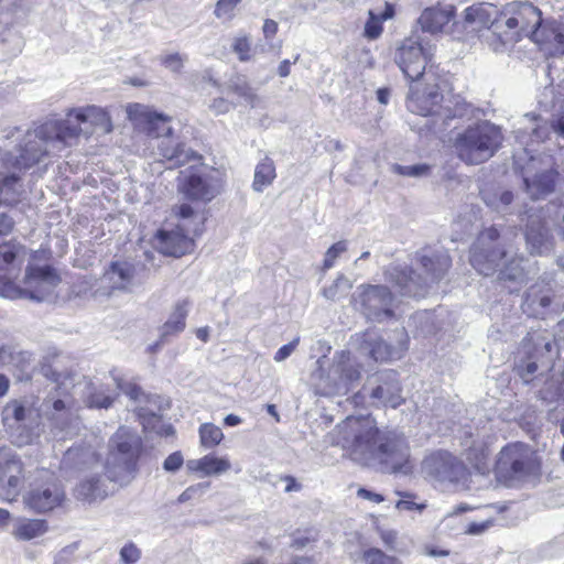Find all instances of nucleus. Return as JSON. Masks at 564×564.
<instances>
[{"label": "nucleus", "mask_w": 564, "mask_h": 564, "mask_svg": "<svg viewBox=\"0 0 564 564\" xmlns=\"http://www.w3.org/2000/svg\"><path fill=\"white\" fill-rule=\"evenodd\" d=\"M134 279V267L128 262H115L100 279L104 294H110L113 290H128Z\"/></svg>", "instance_id": "c756f323"}, {"label": "nucleus", "mask_w": 564, "mask_h": 564, "mask_svg": "<svg viewBox=\"0 0 564 564\" xmlns=\"http://www.w3.org/2000/svg\"><path fill=\"white\" fill-rule=\"evenodd\" d=\"M210 487V482H198L187 487L177 498L180 503L200 498Z\"/></svg>", "instance_id": "6e6d98bb"}, {"label": "nucleus", "mask_w": 564, "mask_h": 564, "mask_svg": "<svg viewBox=\"0 0 564 564\" xmlns=\"http://www.w3.org/2000/svg\"><path fill=\"white\" fill-rule=\"evenodd\" d=\"M352 303L372 322L381 323L394 316V296L386 285H359L352 294Z\"/></svg>", "instance_id": "6e6552de"}, {"label": "nucleus", "mask_w": 564, "mask_h": 564, "mask_svg": "<svg viewBox=\"0 0 564 564\" xmlns=\"http://www.w3.org/2000/svg\"><path fill=\"white\" fill-rule=\"evenodd\" d=\"M117 388L120 389L131 400L139 401L143 397V392L140 387L134 383L126 382L121 379H116Z\"/></svg>", "instance_id": "052dcab7"}, {"label": "nucleus", "mask_w": 564, "mask_h": 564, "mask_svg": "<svg viewBox=\"0 0 564 564\" xmlns=\"http://www.w3.org/2000/svg\"><path fill=\"white\" fill-rule=\"evenodd\" d=\"M83 132H89V130L82 129L80 122H76L74 116H69V110L64 120H48L37 127V135L44 139V143L54 153L75 144Z\"/></svg>", "instance_id": "ddd939ff"}, {"label": "nucleus", "mask_w": 564, "mask_h": 564, "mask_svg": "<svg viewBox=\"0 0 564 564\" xmlns=\"http://www.w3.org/2000/svg\"><path fill=\"white\" fill-rule=\"evenodd\" d=\"M354 343L360 357H366L375 361H387L401 357V352L406 349V340L400 343L398 347H392L384 343L375 330H367L356 334Z\"/></svg>", "instance_id": "a211bd4d"}, {"label": "nucleus", "mask_w": 564, "mask_h": 564, "mask_svg": "<svg viewBox=\"0 0 564 564\" xmlns=\"http://www.w3.org/2000/svg\"><path fill=\"white\" fill-rule=\"evenodd\" d=\"M533 40L545 54L564 55V23L546 20L532 32Z\"/></svg>", "instance_id": "4be33fe9"}, {"label": "nucleus", "mask_w": 564, "mask_h": 564, "mask_svg": "<svg viewBox=\"0 0 564 564\" xmlns=\"http://www.w3.org/2000/svg\"><path fill=\"white\" fill-rule=\"evenodd\" d=\"M330 438L360 464L379 465L382 471L403 475L414 468L406 440L395 433H381L369 416L347 417L336 425Z\"/></svg>", "instance_id": "f257e3e1"}, {"label": "nucleus", "mask_w": 564, "mask_h": 564, "mask_svg": "<svg viewBox=\"0 0 564 564\" xmlns=\"http://www.w3.org/2000/svg\"><path fill=\"white\" fill-rule=\"evenodd\" d=\"M430 165L427 164H415V165H400L392 164L391 171L398 175L408 177H423L430 174Z\"/></svg>", "instance_id": "09e8293b"}, {"label": "nucleus", "mask_w": 564, "mask_h": 564, "mask_svg": "<svg viewBox=\"0 0 564 564\" xmlns=\"http://www.w3.org/2000/svg\"><path fill=\"white\" fill-rule=\"evenodd\" d=\"M524 119L529 123L524 129L531 130L532 142L539 143L547 138L552 127H550L546 121H543L539 116L532 113L524 115Z\"/></svg>", "instance_id": "a18cd8bd"}, {"label": "nucleus", "mask_w": 564, "mask_h": 564, "mask_svg": "<svg viewBox=\"0 0 564 564\" xmlns=\"http://www.w3.org/2000/svg\"><path fill=\"white\" fill-rule=\"evenodd\" d=\"M200 445L206 449H212L219 445L224 440L221 429L213 423H204L198 430Z\"/></svg>", "instance_id": "79ce46f5"}, {"label": "nucleus", "mask_w": 564, "mask_h": 564, "mask_svg": "<svg viewBox=\"0 0 564 564\" xmlns=\"http://www.w3.org/2000/svg\"><path fill=\"white\" fill-rule=\"evenodd\" d=\"M401 497H403V499L399 500L395 505V508L399 509V510H406V511H412V510H417V511H423L425 508H426V505L425 503H416L412 500H410L409 498L412 497V495L410 494H402V492H398Z\"/></svg>", "instance_id": "e2e57ef3"}, {"label": "nucleus", "mask_w": 564, "mask_h": 564, "mask_svg": "<svg viewBox=\"0 0 564 564\" xmlns=\"http://www.w3.org/2000/svg\"><path fill=\"white\" fill-rule=\"evenodd\" d=\"M69 116H74L75 121L80 122L82 129L89 130V132H83L86 138L93 133L108 134L113 129L108 111L96 105L72 108Z\"/></svg>", "instance_id": "6ab92c4d"}, {"label": "nucleus", "mask_w": 564, "mask_h": 564, "mask_svg": "<svg viewBox=\"0 0 564 564\" xmlns=\"http://www.w3.org/2000/svg\"><path fill=\"white\" fill-rule=\"evenodd\" d=\"M141 416L143 417V426L145 430L153 431L156 434L163 436H170L174 434V429L171 424H165L161 421L158 415L151 412L149 417L142 412Z\"/></svg>", "instance_id": "de8ad7c7"}, {"label": "nucleus", "mask_w": 564, "mask_h": 564, "mask_svg": "<svg viewBox=\"0 0 564 564\" xmlns=\"http://www.w3.org/2000/svg\"><path fill=\"white\" fill-rule=\"evenodd\" d=\"M158 149L159 154L171 164V167L184 165L192 160L199 161V158L193 150L187 148L186 144L178 139L173 138L172 134L162 139Z\"/></svg>", "instance_id": "c85d7f7f"}, {"label": "nucleus", "mask_w": 564, "mask_h": 564, "mask_svg": "<svg viewBox=\"0 0 564 564\" xmlns=\"http://www.w3.org/2000/svg\"><path fill=\"white\" fill-rule=\"evenodd\" d=\"M368 21L365 24L364 35L368 40H376L378 39L382 31V21L373 11L369 10L368 12Z\"/></svg>", "instance_id": "5fc2aeb1"}, {"label": "nucleus", "mask_w": 564, "mask_h": 564, "mask_svg": "<svg viewBox=\"0 0 564 564\" xmlns=\"http://www.w3.org/2000/svg\"><path fill=\"white\" fill-rule=\"evenodd\" d=\"M300 343V338L293 339L291 343L282 346L274 355V360L276 362H281L285 360L288 357L291 356V354L296 349L297 345Z\"/></svg>", "instance_id": "774afa93"}, {"label": "nucleus", "mask_w": 564, "mask_h": 564, "mask_svg": "<svg viewBox=\"0 0 564 564\" xmlns=\"http://www.w3.org/2000/svg\"><path fill=\"white\" fill-rule=\"evenodd\" d=\"M346 251H347V242L345 240H340V241L334 243L333 246H330L326 250L325 256H324L323 270L326 271V270H329L330 268H333L336 260Z\"/></svg>", "instance_id": "864d4df0"}, {"label": "nucleus", "mask_w": 564, "mask_h": 564, "mask_svg": "<svg viewBox=\"0 0 564 564\" xmlns=\"http://www.w3.org/2000/svg\"><path fill=\"white\" fill-rule=\"evenodd\" d=\"M230 89L235 95H237L239 98L243 99L247 105L254 108L259 106L260 98L254 93V90L245 82L241 79H238L236 83H234L230 86Z\"/></svg>", "instance_id": "49530a36"}, {"label": "nucleus", "mask_w": 564, "mask_h": 564, "mask_svg": "<svg viewBox=\"0 0 564 564\" xmlns=\"http://www.w3.org/2000/svg\"><path fill=\"white\" fill-rule=\"evenodd\" d=\"M73 494L79 501L94 503L109 496V487L100 474L89 473L77 482Z\"/></svg>", "instance_id": "bb28decb"}, {"label": "nucleus", "mask_w": 564, "mask_h": 564, "mask_svg": "<svg viewBox=\"0 0 564 564\" xmlns=\"http://www.w3.org/2000/svg\"><path fill=\"white\" fill-rule=\"evenodd\" d=\"M185 231L188 228L177 226L174 230H159L155 236V248L165 256L180 258L194 249V240Z\"/></svg>", "instance_id": "412c9836"}, {"label": "nucleus", "mask_w": 564, "mask_h": 564, "mask_svg": "<svg viewBox=\"0 0 564 564\" xmlns=\"http://www.w3.org/2000/svg\"><path fill=\"white\" fill-rule=\"evenodd\" d=\"M484 200L494 209L502 212L512 203L513 194L509 191L501 192L500 194L485 193Z\"/></svg>", "instance_id": "8fccbe9b"}, {"label": "nucleus", "mask_w": 564, "mask_h": 564, "mask_svg": "<svg viewBox=\"0 0 564 564\" xmlns=\"http://www.w3.org/2000/svg\"><path fill=\"white\" fill-rule=\"evenodd\" d=\"M141 556L140 550L133 543H128L120 550V560L122 564H135Z\"/></svg>", "instance_id": "bf43d9fd"}, {"label": "nucleus", "mask_w": 564, "mask_h": 564, "mask_svg": "<svg viewBox=\"0 0 564 564\" xmlns=\"http://www.w3.org/2000/svg\"><path fill=\"white\" fill-rule=\"evenodd\" d=\"M192 473H199L202 476H220L231 469V463L228 457H219L215 454H207L197 459H191L186 464Z\"/></svg>", "instance_id": "473e14b6"}, {"label": "nucleus", "mask_w": 564, "mask_h": 564, "mask_svg": "<svg viewBox=\"0 0 564 564\" xmlns=\"http://www.w3.org/2000/svg\"><path fill=\"white\" fill-rule=\"evenodd\" d=\"M555 172L547 171L533 178L524 177V184L531 198L539 199L550 194L554 188Z\"/></svg>", "instance_id": "e433bc0d"}, {"label": "nucleus", "mask_w": 564, "mask_h": 564, "mask_svg": "<svg viewBox=\"0 0 564 564\" xmlns=\"http://www.w3.org/2000/svg\"><path fill=\"white\" fill-rule=\"evenodd\" d=\"M442 99L443 96L436 85H432L425 90H420L417 84L413 85L411 83L406 107L411 112L421 116L436 115L441 108Z\"/></svg>", "instance_id": "b1692460"}, {"label": "nucleus", "mask_w": 564, "mask_h": 564, "mask_svg": "<svg viewBox=\"0 0 564 564\" xmlns=\"http://www.w3.org/2000/svg\"><path fill=\"white\" fill-rule=\"evenodd\" d=\"M506 15V12L500 11L492 3H478L465 10V23L473 31L494 29V32L498 33L500 31L501 17Z\"/></svg>", "instance_id": "5701e85b"}, {"label": "nucleus", "mask_w": 564, "mask_h": 564, "mask_svg": "<svg viewBox=\"0 0 564 564\" xmlns=\"http://www.w3.org/2000/svg\"><path fill=\"white\" fill-rule=\"evenodd\" d=\"M141 453L140 436L128 427H120L108 444L105 463L108 479L121 487L130 485L138 475Z\"/></svg>", "instance_id": "7ed1b4c3"}, {"label": "nucleus", "mask_w": 564, "mask_h": 564, "mask_svg": "<svg viewBox=\"0 0 564 564\" xmlns=\"http://www.w3.org/2000/svg\"><path fill=\"white\" fill-rule=\"evenodd\" d=\"M496 468L498 475L503 478L523 479L539 473L540 460L530 446L513 443L501 449Z\"/></svg>", "instance_id": "1a4fd4ad"}, {"label": "nucleus", "mask_w": 564, "mask_h": 564, "mask_svg": "<svg viewBox=\"0 0 564 564\" xmlns=\"http://www.w3.org/2000/svg\"><path fill=\"white\" fill-rule=\"evenodd\" d=\"M238 6V3L234 0H218L214 14L217 19H226L230 20L234 17V10Z\"/></svg>", "instance_id": "13d9d810"}, {"label": "nucleus", "mask_w": 564, "mask_h": 564, "mask_svg": "<svg viewBox=\"0 0 564 564\" xmlns=\"http://www.w3.org/2000/svg\"><path fill=\"white\" fill-rule=\"evenodd\" d=\"M510 247L495 226L479 232L470 248V263L482 275L495 274L509 257Z\"/></svg>", "instance_id": "423d86ee"}, {"label": "nucleus", "mask_w": 564, "mask_h": 564, "mask_svg": "<svg viewBox=\"0 0 564 564\" xmlns=\"http://www.w3.org/2000/svg\"><path fill=\"white\" fill-rule=\"evenodd\" d=\"M327 358L321 357L317 369L312 373L316 389L322 395H345L354 389L360 380V367L349 351H337L332 365L325 370Z\"/></svg>", "instance_id": "20e7f679"}, {"label": "nucleus", "mask_w": 564, "mask_h": 564, "mask_svg": "<svg viewBox=\"0 0 564 564\" xmlns=\"http://www.w3.org/2000/svg\"><path fill=\"white\" fill-rule=\"evenodd\" d=\"M275 178V166L271 159L264 158L254 170L252 187L256 192H262Z\"/></svg>", "instance_id": "ea45409f"}, {"label": "nucleus", "mask_w": 564, "mask_h": 564, "mask_svg": "<svg viewBox=\"0 0 564 564\" xmlns=\"http://www.w3.org/2000/svg\"><path fill=\"white\" fill-rule=\"evenodd\" d=\"M24 282L26 289L22 290L11 281L0 276V295L8 299L30 297L43 301L59 283V276L50 265H29Z\"/></svg>", "instance_id": "0eeeda50"}, {"label": "nucleus", "mask_w": 564, "mask_h": 564, "mask_svg": "<svg viewBox=\"0 0 564 564\" xmlns=\"http://www.w3.org/2000/svg\"><path fill=\"white\" fill-rule=\"evenodd\" d=\"M31 410L20 401L12 400L2 410V422L18 446H24L33 441V432L29 426Z\"/></svg>", "instance_id": "f3484780"}, {"label": "nucleus", "mask_w": 564, "mask_h": 564, "mask_svg": "<svg viewBox=\"0 0 564 564\" xmlns=\"http://www.w3.org/2000/svg\"><path fill=\"white\" fill-rule=\"evenodd\" d=\"M505 12L507 14L513 13L517 17L522 32H528L531 29L534 31L544 23L541 18V11L529 2L510 3Z\"/></svg>", "instance_id": "72a5a7b5"}, {"label": "nucleus", "mask_w": 564, "mask_h": 564, "mask_svg": "<svg viewBox=\"0 0 564 564\" xmlns=\"http://www.w3.org/2000/svg\"><path fill=\"white\" fill-rule=\"evenodd\" d=\"M538 369H539L538 362L535 360H531V359L528 360L525 364L520 365L518 367L520 377L527 383L533 379L534 373L538 371Z\"/></svg>", "instance_id": "0e129e2a"}, {"label": "nucleus", "mask_w": 564, "mask_h": 564, "mask_svg": "<svg viewBox=\"0 0 564 564\" xmlns=\"http://www.w3.org/2000/svg\"><path fill=\"white\" fill-rule=\"evenodd\" d=\"M232 51L238 55L239 61L248 62L251 59V44L248 36H238L232 44Z\"/></svg>", "instance_id": "4d7b16f0"}, {"label": "nucleus", "mask_w": 564, "mask_h": 564, "mask_svg": "<svg viewBox=\"0 0 564 564\" xmlns=\"http://www.w3.org/2000/svg\"><path fill=\"white\" fill-rule=\"evenodd\" d=\"M47 531V523L42 519H24L17 523L14 535L19 540L29 541L43 535Z\"/></svg>", "instance_id": "4c0bfd02"}, {"label": "nucleus", "mask_w": 564, "mask_h": 564, "mask_svg": "<svg viewBox=\"0 0 564 564\" xmlns=\"http://www.w3.org/2000/svg\"><path fill=\"white\" fill-rule=\"evenodd\" d=\"M501 130L489 121L469 126L455 139V149L462 161L467 164H480L489 160L500 148Z\"/></svg>", "instance_id": "39448f33"}, {"label": "nucleus", "mask_w": 564, "mask_h": 564, "mask_svg": "<svg viewBox=\"0 0 564 564\" xmlns=\"http://www.w3.org/2000/svg\"><path fill=\"white\" fill-rule=\"evenodd\" d=\"M128 119L133 127L151 138H165L172 134L170 118L141 104L127 106Z\"/></svg>", "instance_id": "dca6fc26"}, {"label": "nucleus", "mask_w": 564, "mask_h": 564, "mask_svg": "<svg viewBox=\"0 0 564 564\" xmlns=\"http://www.w3.org/2000/svg\"><path fill=\"white\" fill-rule=\"evenodd\" d=\"M360 560L362 564H403L401 558L388 554L379 547L364 550Z\"/></svg>", "instance_id": "c03bdc74"}, {"label": "nucleus", "mask_w": 564, "mask_h": 564, "mask_svg": "<svg viewBox=\"0 0 564 564\" xmlns=\"http://www.w3.org/2000/svg\"><path fill=\"white\" fill-rule=\"evenodd\" d=\"M371 398L379 403L397 408L402 403L401 388L397 372L388 370L378 377V386L372 389Z\"/></svg>", "instance_id": "cd10ccee"}, {"label": "nucleus", "mask_w": 564, "mask_h": 564, "mask_svg": "<svg viewBox=\"0 0 564 564\" xmlns=\"http://www.w3.org/2000/svg\"><path fill=\"white\" fill-rule=\"evenodd\" d=\"M422 473L437 482L456 484L467 475V468L462 460L446 451H436L422 462Z\"/></svg>", "instance_id": "4468645a"}, {"label": "nucleus", "mask_w": 564, "mask_h": 564, "mask_svg": "<svg viewBox=\"0 0 564 564\" xmlns=\"http://www.w3.org/2000/svg\"><path fill=\"white\" fill-rule=\"evenodd\" d=\"M454 17V8L448 7H431L426 8L417 19L423 32L431 34L440 33L451 22Z\"/></svg>", "instance_id": "2f4dec72"}, {"label": "nucleus", "mask_w": 564, "mask_h": 564, "mask_svg": "<svg viewBox=\"0 0 564 564\" xmlns=\"http://www.w3.org/2000/svg\"><path fill=\"white\" fill-rule=\"evenodd\" d=\"M184 464L183 454L176 451L170 454L163 462V469L167 473H176Z\"/></svg>", "instance_id": "680f3d73"}, {"label": "nucleus", "mask_w": 564, "mask_h": 564, "mask_svg": "<svg viewBox=\"0 0 564 564\" xmlns=\"http://www.w3.org/2000/svg\"><path fill=\"white\" fill-rule=\"evenodd\" d=\"M525 302L528 305L531 306L539 304L540 307L546 308L551 304V297L549 294L538 296L536 292L533 289H531L527 295Z\"/></svg>", "instance_id": "338daca9"}, {"label": "nucleus", "mask_w": 564, "mask_h": 564, "mask_svg": "<svg viewBox=\"0 0 564 564\" xmlns=\"http://www.w3.org/2000/svg\"><path fill=\"white\" fill-rule=\"evenodd\" d=\"M187 56L178 52L166 53L160 56V63L172 73L180 74L184 67Z\"/></svg>", "instance_id": "3c124183"}, {"label": "nucleus", "mask_w": 564, "mask_h": 564, "mask_svg": "<svg viewBox=\"0 0 564 564\" xmlns=\"http://www.w3.org/2000/svg\"><path fill=\"white\" fill-rule=\"evenodd\" d=\"M65 497L64 488L54 473L43 469L24 496V503L35 512L44 513L59 507Z\"/></svg>", "instance_id": "9b49d317"}, {"label": "nucleus", "mask_w": 564, "mask_h": 564, "mask_svg": "<svg viewBox=\"0 0 564 564\" xmlns=\"http://www.w3.org/2000/svg\"><path fill=\"white\" fill-rule=\"evenodd\" d=\"M21 192V184L15 175H7L0 180V204L17 203Z\"/></svg>", "instance_id": "a19ab883"}, {"label": "nucleus", "mask_w": 564, "mask_h": 564, "mask_svg": "<svg viewBox=\"0 0 564 564\" xmlns=\"http://www.w3.org/2000/svg\"><path fill=\"white\" fill-rule=\"evenodd\" d=\"M434 53V46L420 35H411L397 48L394 61L411 82L415 83L424 75L426 65Z\"/></svg>", "instance_id": "9d476101"}, {"label": "nucleus", "mask_w": 564, "mask_h": 564, "mask_svg": "<svg viewBox=\"0 0 564 564\" xmlns=\"http://www.w3.org/2000/svg\"><path fill=\"white\" fill-rule=\"evenodd\" d=\"M420 262L425 276L417 275L408 265L390 264L384 278L400 289L403 295L423 296L431 283L440 281L451 267V258L444 251L424 250Z\"/></svg>", "instance_id": "f03ea898"}, {"label": "nucleus", "mask_w": 564, "mask_h": 564, "mask_svg": "<svg viewBox=\"0 0 564 564\" xmlns=\"http://www.w3.org/2000/svg\"><path fill=\"white\" fill-rule=\"evenodd\" d=\"M180 189L188 198L194 200H212L219 188L216 181L209 175H200L195 172H182Z\"/></svg>", "instance_id": "aec40b11"}, {"label": "nucleus", "mask_w": 564, "mask_h": 564, "mask_svg": "<svg viewBox=\"0 0 564 564\" xmlns=\"http://www.w3.org/2000/svg\"><path fill=\"white\" fill-rule=\"evenodd\" d=\"M467 458L478 473L484 475L489 471L488 449L480 448L476 451L475 448H470Z\"/></svg>", "instance_id": "603ef678"}, {"label": "nucleus", "mask_w": 564, "mask_h": 564, "mask_svg": "<svg viewBox=\"0 0 564 564\" xmlns=\"http://www.w3.org/2000/svg\"><path fill=\"white\" fill-rule=\"evenodd\" d=\"M20 457L9 448H0V499L13 501L19 496L24 478Z\"/></svg>", "instance_id": "2eb2a0df"}, {"label": "nucleus", "mask_w": 564, "mask_h": 564, "mask_svg": "<svg viewBox=\"0 0 564 564\" xmlns=\"http://www.w3.org/2000/svg\"><path fill=\"white\" fill-rule=\"evenodd\" d=\"M99 458L91 447H73L65 452L61 468L65 470L90 471Z\"/></svg>", "instance_id": "7c9ffc66"}, {"label": "nucleus", "mask_w": 564, "mask_h": 564, "mask_svg": "<svg viewBox=\"0 0 564 564\" xmlns=\"http://www.w3.org/2000/svg\"><path fill=\"white\" fill-rule=\"evenodd\" d=\"M115 400L107 387L101 383L89 382L85 387L84 402L89 408L108 409Z\"/></svg>", "instance_id": "c9c22d12"}, {"label": "nucleus", "mask_w": 564, "mask_h": 564, "mask_svg": "<svg viewBox=\"0 0 564 564\" xmlns=\"http://www.w3.org/2000/svg\"><path fill=\"white\" fill-rule=\"evenodd\" d=\"M525 241L532 254H543L553 247V239L549 228L538 215H530L525 228Z\"/></svg>", "instance_id": "a878e982"}, {"label": "nucleus", "mask_w": 564, "mask_h": 564, "mask_svg": "<svg viewBox=\"0 0 564 564\" xmlns=\"http://www.w3.org/2000/svg\"><path fill=\"white\" fill-rule=\"evenodd\" d=\"M15 252L12 247L3 245L0 246V271H3L15 259Z\"/></svg>", "instance_id": "69168bd1"}, {"label": "nucleus", "mask_w": 564, "mask_h": 564, "mask_svg": "<svg viewBox=\"0 0 564 564\" xmlns=\"http://www.w3.org/2000/svg\"><path fill=\"white\" fill-rule=\"evenodd\" d=\"M189 302L187 300L178 301L167 321L161 328L160 343L158 347L163 344L169 336H174L182 333L186 326V317L188 314Z\"/></svg>", "instance_id": "f704fd0d"}, {"label": "nucleus", "mask_w": 564, "mask_h": 564, "mask_svg": "<svg viewBox=\"0 0 564 564\" xmlns=\"http://www.w3.org/2000/svg\"><path fill=\"white\" fill-rule=\"evenodd\" d=\"M523 261L522 257H517L510 249L509 257L502 261V265L498 269L499 278L508 281H523L525 276Z\"/></svg>", "instance_id": "58836bf2"}, {"label": "nucleus", "mask_w": 564, "mask_h": 564, "mask_svg": "<svg viewBox=\"0 0 564 564\" xmlns=\"http://www.w3.org/2000/svg\"><path fill=\"white\" fill-rule=\"evenodd\" d=\"M52 388L50 395L42 404L43 414L51 421L68 419L73 408L72 391L76 388L75 380L70 373L51 371Z\"/></svg>", "instance_id": "f8f14e48"}, {"label": "nucleus", "mask_w": 564, "mask_h": 564, "mask_svg": "<svg viewBox=\"0 0 564 564\" xmlns=\"http://www.w3.org/2000/svg\"><path fill=\"white\" fill-rule=\"evenodd\" d=\"M351 288V281L344 274H338L332 284L323 289L322 294L327 300L336 301L346 296Z\"/></svg>", "instance_id": "37998d69"}, {"label": "nucleus", "mask_w": 564, "mask_h": 564, "mask_svg": "<svg viewBox=\"0 0 564 564\" xmlns=\"http://www.w3.org/2000/svg\"><path fill=\"white\" fill-rule=\"evenodd\" d=\"M54 153L53 150H50L47 144L44 143V139L37 135V128L33 132H28L21 149L19 150V155L14 158V163L18 169H30L34 164L39 163L42 158Z\"/></svg>", "instance_id": "393cba45"}]
</instances>
